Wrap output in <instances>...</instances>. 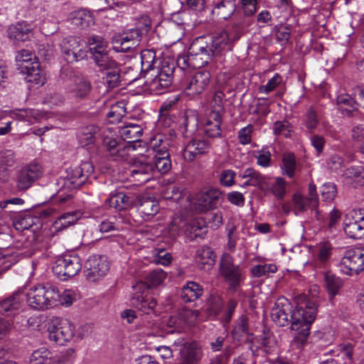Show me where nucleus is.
Here are the masks:
<instances>
[{
    "label": "nucleus",
    "mask_w": 364,
    "mask_h": 364,
    "mask_svg": "<svg viewBox=\"0 0 364 364\" xmlns=\"http://www.w3.org/2000/svg\"><path fill=\"white\" fill-rule=\"evenodd\" d=\"M316 314V304L311 300H305L293 309L287 299H279L271 311L272 320L277 326L283 327L291 324V330L297 332L294 343L301 346L306 343L309 328Z\"/></svg>",
    "instance_id": "nucleus-1"
},
{
    "label": "nucleus",
    "mask_w": 364,
    "mask_h": 364,
    "mask_svg": "<svg viewBox=\"0 0 364 364\" xmlns=\"http://www.w3.org/2000/svg\"><path fill=\"white\" fill-rule=\"evenodd\" d=\"M166 277V273L163 269H156L146 276L144 282H137L132 287L131 306L146 314L154 313L157 302L149 289L161 284Z\"/></svg>",
    "instance_id": "nucleus-2"
},
{
    "label": "nucleus",
    "mask_w": 364,
    "mask_h": 364,
    "mask_svg": "<svg viewBox=\"0 0 364 364\" xmlns=\"http://www.w3.org/2000/svg\"><path fill=\"white\" fill-rule=\"evenodd\" d=\"M93 172L94 166L90 161L82 162L79 166L68 170L66 176L57 181L59 189L55 200L61 205L70 204L73 197L72 191L85 184Z\"/></svg>",
    "instance_id": "nucleus-3"
},
{
    "label": "nucleus",
    "mask_w": 364,
    "mask_h": 364,
    "mask_svg": "<svg viewBox=\"0 0 364 364\" xmlns=\"http://www.w3.org/2000/svg\"><path fill=\"white\" fill-rule=\"evenodd\" d=\"M232 43L225 31L200 36L190 45V53L200 57V65H207L213 57L219 55L227 48L231 49Z\"/></svg>",
    "instance_id": "nucleus-4"
},
{
    "label": "nucleus",
    "mask_w": 364,
    "mask_h": 364,
    "mask_svg": "<svg viewBox=\"0 0 364 364\" xmlns=\"http://www.w3.org/2000/svg\"><path fill=\"white\" fill-rule=\"evenodd\" d=\"M28 305L36 310H43L57 304L60 298L58 289L53 284H38L30 289L27 295Z\"/></svg>",
    "instance_id": "nucleus-5"
},
{
    "label": "nucleus",
    "mask_w": 364,
    "mask_h": 364,
    "mask_svg": "<svg viewBox=\"0 0 364 364\" xmlns=\"http://www.w3.org/2000/svg\"><path fill=\"white\" fill-rule=\"evenodd\" d=\"M151 28V21L148 18L137 23L136 28L129 29L124 36L114 41V49L117 52L127 53L139 45L143 36L146 35Z\"/></svg>",
    "instance_id": "nucleus-6"
},
{
    "label": "nucleus",
    "mask_w": 364,
    "mask_h": 364,
    "mask_svg": "<svg viewBox=\"0 0 364 364\" xmlns=\"http://www.w3.org/2000/svg\"><path fill=\"white\" fill-rule=\"evenodd\" d=\"M219 266L220 273L229 289L236 291L244 278L240 266L235 264L233 257L228 253L223 255Z\"/></svg>",
    "instance_id": "nucleus-7"
},
{
    "label": "nucleus",
    "mask_w": 364,
    "mask_h": 364,
    "mask_svg": "<svg viewBox=\"0 0 364 364\" xmlns=\"http://www.w3.org/2000/svg\"><path fill=\"white\" fill-rule=\"evenodd\" d=\"M81 268V259L77 255L66 254L55 260L53 272L59 279L66 281L75 276Z\"/></svg>",
    "instance_id": "nucleus-8"
},
{
    "label": "nucleus",
    "mask_w": 364,
    "mask_h": 364,
    "mask_svg": "<svg viewBox=\"0 0 364 364\" xmlns=\"http://www.w3.org/2000/svg\"><path fill=\"white\" fill-rule=\"evenodd\" d=\"M75 328V326L68 319L54 317L48 328V338L58 345H63L74 336Z\"/></svg>",
    "instance_id": "nucleus-9"
},
{
    "label": "nucleus",
    "mask_w": 364,
    "mask_h": 364,
    "mask_svg": "<svg viewBox=\"0 0 364 364\" xmlns=\"http://www.w3.org/2000/svg\"><path fill=\"white\" fill-rule=\"evenodd\" d=\"M340 268L341 272L349 276L364 271V248H351L345 251Z\"/></svg>",
    "instance_id": "nucleus-10"
},
{
    "label": "nucleus",
    "mask_w": 364,
    "mask_h": 364,
    "mask_svg": "<svg viewBox=\"0 0 364 364\" xmlns=\"http://www.w3.org/2000/svg\"><path fill=\"white\" fill-rule=\"evenodd\" d=\"M223 192L217 188L203 190L195 198V208L200 213L206 212L220 206L223 201Z\"/></svg>",
    "instance_id": "nucleus-11"
},
{
    "label": "nucleus",
    "mask_w": 364,
    "mask_h": 364,
    "mask_svg": "<svg viewBox=\"0 0 364 364\" xmlns=\"http://www.w3.org/2000/svg\"><path fill=\"white\" fill-rule=\"evenodd\" d=\"M60 46L62 55L68 63L81 60L86 56V51L82 48V41L77 36H69L64 38Z\"/></svg>",
    "instance_id": "nucleus-12"
},
{
    "label": "nucleus",
    "mask_w": 364,
    "mask_h": 364,
    "mask_svg": "<svg viewBox=\"0 0 364 364\" xmlns=\"http://www.w3.org/2000/svg\"><path fill=\"white\" fill-rule=\"evenodd\" d=\"M86 279L95 282L103 277L109 269V263L104 255H95L90 256L85 262Z\"/></svg>",
    "instance_id": "nucleus-13"
},
{
    "label": "nucleus",
    "mask_w": 364,
    "mask_h": 364,
    "mask_svg": "<svg viewBox=\"0 0 364 364\" xmlns=\"http://www.w3.org/2000/svg\"><path fill=\"white\" fill-rule=\"evenodd\" d=\"M43 170L38 164H30L19 169L15 177L16 187L18 191H26L41 177Z\"/></svg>",
    "instance_id": "nucleus-14"
},
{
    "label": "nucleus",
    "mask_w": 364,
    "mask_h": 364,
    "mask_svg": "<svg viewBox=\"0 0 364 364\" xmlns=\"http://www.w3.org/2000/svg\"><path fill=\"white\" fill-rule=\"evenodd\" d=\"M346 234L353 239L364 237V210L356 209L346 215L344 222Z\"/></svg>",
    "instance_id": "nucleus-15"
},
{
    "label": "nucleus",
    "mask_w": 364,
    "mask_h": 364,
    "mask_svg": "<svg viewBox=\"0 0 364 364\" xmlns=\"http://www.w3.org/2000/svg\"><path fill=\"white\" fill-rule=\"evenodd\" d=\"M103 146L105 147L106 151L114 160L126 159L129 156V151L135 150L134 146L126 144V143L122 142L120 139L107 136L103 138Z\"/></svg>",
    "instance_id": "nucleus-16"
},
{
    "label": "nucleus",
    "mask_w": 364,
    "mask_h": 364,
    "mask_svg": "<svg viewBox=\"0 0 364 364\" xmlns=\"http://www.w3.org/2000/svg\"><path fill=\"white\" fill-rule=\"evenodd\" d=\"M210 77L211 75L208 70H201L196 72L186 87L187 94L192 97L202 94L209 86Z\"/></svg>",
    "instance_id": "nucleus-17"
},
{
    "label": "nucleus",
    "mask_w": 364,
    "mask_h": 364,
    "mask_svg": "<svg viewBox=\"0 0 364 364\" xmlns=\"http://www.w3.org/2000/svg\"><path fill=\"white\" fill-rule=\"evenodd\" d=\"M153 173V166L149 163V158L146 156L136 159L130 169V176L139 183L149 181Z\"/></svg>",
    "instance_id": "nucleus-18"
},
{
    "label": "nucleus",
    "mask_w": 364,
    "mask_h": 364,
    "mask_svg": "<svg viewBox=\"0 0 364 364\" xmlns=\"http://www.w3.org/2000/svg\"><path fill=\"white\" fill-rule=\"evenodd\" d=\"M24 295L17 291L0 301V315L11 316L16 314L22 306Z\"/></svg>",
    "instance_id": "nucleus-19"
},
{
    "label": "nucleus",
    "mask_w": 364,
    "mask_h": 364,
    "mask_svg": "<svg viewBox=\"0 0 364 364\" xmlns=\"http://www.w3.org/2000/svg\"><path fill=\"white\" fill-rule=\"evenodd\" d=\"M68 92L75 100H82L87 98L91 92L92 85L88 79L82 75L75 77L73 83L67 84Z\"/></svg>",
    "instance_id": "nucleus-20"
},
{
    "label": "nucleus",
    "mask_w": 364,
    "mask_h": 364,
    "mask_svg": "<svg viewBox=\"0 0 364 364\" xmlns=\"http://www.w3.org/2000/svg\"><path fill=\"white\" fill-rule=\"evenodd\" d=\"M210 143L204 139H193L186 146L183 157L188 161H193L198 157L208 152Z\"/></svg>",
    "instance_id": "nucleus-21"
},
{
    "label": "nucleus",
    "mask_w": 364,
    "mask_h": 364,
    "mask_svg": "<svg viewBox=\"0 0 364 364\" xmlns=\"http://www.w3.org/2000/svg\"><path fill=\"white\" fill-rule=\"evenodd\" d=\"M138 211L149 220L155 215L159 210V202L154 198L146 195L137 196L136 205Z\"/></svg>",
    "instance_id": "nucleus-22"
},
{
    "label": "nucleus",
    "mask_w": 364,
    "mask_h": 364,
    "mask_svg": "<svg viewBox=\"0 0 364 364\" xmlns=\"http://www.w3.org/2000/svg\"><path fill=\"white\" fill-rule=\"evenodd\" d=\"M8 37L13 41L14 43L24 42L29 40L32 28L31 26L26 22H18L11 25L7 30Z\"/></svg>",
    "instance_id": "nucleus-23"
},
{
    "label": "nucleus",
    "mask_w": 364,
    "mask_h": 364,
    "mask_svg": "<svg viewBox=\"0 0 364 364\" xmlns=\"http://www.w3.org/2000/svg\"><path fill=\"white\" fill-rule=\"evenodd\" d=\"M207 232L208 227L202 218L193 219L185 225V233L190 240L203 239Z\"/></svg>",
    "instance_id": "nucleus-24"
},
{
    "label": "nucleus",
    "mask_w": 364,
    "mask_h": 364,
    "mask_svg": "<svg viewBox=\"0 0 364 364\" xmlns=\"http://www.w3.org/2000/svg\"><path fill=\"white\" fill-rule=\"evenodd\" d=\"M117 129L122 140H123L126 144H131L132 146H134L133 143L140 141V138L143 134L142 127L136 124H128L124 126H119Z\"/></svg>",
    "instance_id": "nucleus-25"
},
{
    "label": "nucleus",
    "mask_w": 364,
    "mask_h": 364,
    "mask_svg": "<svg viewBox=\"0 0 364 364\" xmlns=\"http://www.w3.org/2000/svg\"><path fill=\"white\" fill-rule=\"evenodd\" d=\"M88 50L86 53L90 55V58H94L102 53L109 51L108 43L105 39L97 35L90 36L87 39Z\"/></svg>",
    "instance_id": "nucleus-26"
},
{
    "label": "nucleus",
    "mask_w": 364,
    "mask_h": 364,
    "mask_svg": "<svg viewBox=\"0 0 364 364\" xmlns=\"http://www.w3.org/2000/svg\"><path fill=\"white\" fill-rule=\"evenodd\" d=\"M235 0H221L215 4L212 10V14L219 20H227L236 11Z\"/></svg>",
    "instance_id": "nucleus-27"
},
{
    "label": "nucleus",
    "mask_w": 364,
    "mask_h": 364,
    "mask_svg": "<svg viewBox=\"0 0 364 364\" xmlns=\"http://www.w3.org/2000/svg\"><path fill=\"white\" fill-rule=\"evenodd\" d=\"M216 255L209 247H202L196 252V262L200 269L209 270L215 263Z\"/></svg>",
    "instance_id": "nucleus-28"
},
{
    "label": "nucleus",
    "mask_w": 364,
    "mask_h": 364,
    "mask_svg": "<svg viewBox=\"0 0 364 364\" xmlns=\"http://www.w3.org/2000/svg\"><path fill=\"white\" fill-rule=\"evenodd\" d=\"M250 330L249 318L246 315L242 314L235 321L232 331V337L237 341H242L244 336H247V340H248L249 337L253 336V333H251Z\"/></svg>",
    "instance_id": "nucleus-29"
},
{
    "label": "nucleus",
    "mask_w": 364,
    "mask_h": 364,
    "mask_svg": "<svg viewBox=\"0 0 364 364\" xmlns=\"http://www.w3.org/2000/svg\"><path fill=\"white\" fill-rule=\"evenodd\" d=\"M71 23L81 29H85L94 24L91 13L86 9L75 11L70 14Z\"/></svg>",
    "instance_id": "nucleus-30"
},
{
    "label": "nucleus",
    "mask_w": 364,
    "mask_h": 364,
    "mask_svg": "<svg viewBox=\"0 0 364 364\" xmlns=\"http://www.w3.org/2000/svg\"><path fill=\"white\" fill-rule=\"evenodd\" d=\"M221 116L219 112H213L204 126V134L210 138L221 135Z\"/></svg>",
    "instance_id": "nucleus-31"
},
{
    "label": "nucleus",
    "mask_w": 364,
    "mask_h": 364,
    "mask_svg": "<svg viewBox=\"0 0 364 364\" xmlns=\"http://www.w3.org/2000/svg\"><path fill=\"white\" fill-rule=\"evenodd\" d=\"M203 293V289L199 284L188 282L181 291V298L184 302H191L201 296Z\"/></svg>",
    "instance_id": "nucleus-32"
},
{
    "label": "nucleus",
    "mask_w": 364,
    "mask_h": 364,
    "mask_svg": "<svg viewBox=\"0 0 364 364\" xmlns=\"http://www.w3.org/2000/svg\"><path fill=\"white\" fill-rule=\"evenodd\" d=\"M343 286L342 279L333 274L331 272H327L324 274V287L331 299H333L339 292Z\"/></svg>",
    "instance_id": "nucleus-33"
},
{
    "label": "nucleus",
    "mask_w": 364,
    "mask_h": 364,
    "mask_svg": "<svg viewBox=\"0 0 364 364\" xmlns=\"http://www.w3.org/2000/svg\"><path fill=\"white\" fill-rule=\"evenodd\" d=\"M293 209L296 215L299 213H304L309 208L314 209L317 207L315 200L308 198L300 193H296L293 196Z\"/></svg>",
    "instance_id": "nucleus-34"
},
{
    "label": "nucleus",
    "mask_w": 364,
    "mask_h": 364,
    "mask_svg": "<svg viewBox=\"0 0 364 364\" xmlns=\"http://www.w3.org/2000/svg\"><path fill=\"white\" fill-rule=\"evenodd\" d=\"M91 60L94 62L96 67L98 68V71L100 73L111 70L119 64L110 55L109 50L106 53H102Z\"/></svg>",
    "instance_id": "nucleus-35"
},
{
    "label": "nucleus",
    "mask_w": 364,
    "mask_h": 364,
    "mask_svg": "<svg viewBox=\"0 0 364 364\" xmlns=\"http://www.w3.org/2000/svg\"><path fill=\"white\" fill-rule=\"evenodd\" d=\"M52 353L46 347L34 350L30 356L29 364H54Z\"/></svg>",
    "instance_id": "nucleus-36"
},
{
    "label": "nucleus",
    "mask_w": 364,
    "mask_h": 364,
    "mask_svg": "<svg viewBox=\"0 0 364 364\" xmlns=\"http://www.w3.org/2000/svg\"><path fill=\"white\" fill-rule=\"evenodd\" d=\"M120 73V64L114 67L111 70H107L103 73L105 74L103 79L108 88L114 89L122 85V77Z\"/></svg>",
    "instance_id": "nucleus-37"
},
{
    "label": "nucleus",
    "mask_w": 364,
    "mask_h": 364,
    "mask_svg": "<svg viewBox=\"0 0 364 364\" xmlns=\"http://www.w3.org/2000/svg\"><path fill=\"white\" fill-rule=\"evenodd\" d=\"M31 71L26 75L25 79L28 82L43 85L45 83L46 77L43 73L38 61L31 63Z\"/></svg>",
    "instance_id": "nucleus-38"
},
{
    "label": "nucleus",
    "mask_w": 364,
    "mask_h": 364,
    "mask_svg": "<svg viewBox=\"0 0 364 364\" xmlns=\"http://www.w3.org/2000/svg\"><path fill=\"white\" fill-rule=\"evenodd\" d=\"M82 213L80 211L67 212L62 214L55 224L58 228H66L70 225H74L81 218Z\"/></svg>",
    "instance_id": "nucleus-39"
},
{
    "label": "nucleus",
    "mask_w": 364,
    "mask_h": 364,
    "mask_svg": "<svg viewBox=\"0 0 364 364\" xmlns=\"http://www.w3.org/2000/svg\"><path fill=\"white\" fill-rule=\"evenodd\" d=\"M200 57H196L190 53V47L188 48V55H183L178 58L177 65L182 70H185L188 67L200 68L205 65H200Z\"/></svg>",
    "instance_id": "nucleus-40"
},
{
    "label": "nucleus",
    "mask_w": 364,
    "mask_h": 364,
    "mask_svg": "<svg viewBox=\"0 0 364 364\" xmlns=\"http://www.w3.org/2000/svg\"><path fill=\"white\" fill-rule=\"evenodd\" d=\"M156 61V53L154 50L147 49L142 50L141 53V74L145 73L153 69V66Z\"/></svg>",
    "instance_id": "nucleus-41"
},
{
    "label": "nucleus",
    "mask_w": 364,
    "mask_h": 364,
    "mask_svg": "<svg viewBox=\"0 0 364 364\" xmlns=\"http://www.w3.org/2000/svg\"><path fill=\"white\" fill-rule=\"evenodd\" d=\"M282 168L284 173L289 178H293L295 174L296 157L292 153H285L282 157Z\"/></svg>",
    "instance_id": "nucleus-42"
},
{
    "label": "nucleus",
    "mask_w": 364,
    "mask_h": 364,
    "mask_svg": "<svg viewBox=\"0 0 364 364\" xmlns=\"http://www.w3.org/2000/svg\"><path fill=\"white\" fill-rule=\"evenodd\" d=\"M149 163L153 166L154 173L157 171L161 174H165L168 173L171 168V161L170 158H149Z\"/></svg>",
    "instance_id": "nucleus-43"
},
{
    "label": "nucleus",
    "mask_w": 364,
    "mask_h": 364,
    "mask_svg": "<svg viewBox=\"0 0 364 364\" xmlns=\"http://www.w3.org/2000/svg\"><path fill=\"white\" fill-rule=\"evenodd\" d=\"M173 82V77L158 73L150 83L151 89L159 92L168 88Z\"/></svg>",
    "instance_id": "nucleus-44"
},
{
    "label": "nucleus",
    "mask_w": 364,
    "mask_h": 364,
    "mask_svg": "<svg viewBox=\"0 0 364 364\" xmlns=\"http://www.w3.org/2000/svg\"><path fill=\"white\" fill-rule=\"evenodd\" d=\"M267 190L270 191L277 198L283 199L286 194V181L283 178H276L273 183L269 182V187H266Z\"/></svg>",
    "instance_id": "nucleus-45"
},
{
    "label": "nucleus",
    "mask_w": 364,
    "mask_h": 364,
    "mask_svg": "<svg viewBox=\"0 0 364 364\" xmlns=\"http://www.w3.org/2000/svg\"><path fill=\"white\" fill-rule=\"evenodd\" d=\"M34 220L30 214H21L15 218L14 225L18 230H27L35 224Z\"/></svg>",
    "instance_id": "nucleus-46"
},
{
    "label": "nucleus",
    "mask_w": 364,
    "mask_h": 364,
    "mask_svg": "<svg viewBox=\"0 0 364 364\" xmlns=\"http://www.w3.org/2000/svg\"><path fill=\"white\" fill-rule=\"evenodd\" d=\"M277 267L274 264H257L252 267L251 272L255 277H268L270 273H275Z\"/></svg>",
    "instance_id": "nucleus-47"
},
{
    "label": "nucleus",
    "mask_w": 364,
    "mask_h": 364,
    "mask_svg": "<svg viewBox=\"0 0 364 364\" xmlns=\"http://www.w3.org/2000/svg\"><path fill=\"white\" fill-rule=\"evenodd\" d=\"M304 124L309 132L316 129L318 124L317 113L313 107H310L304 116Z\"/></svg>",
    "instance_id": "nucleus-48"
},
{
    "label": "nucleus",
    "mask_w": 364,
    "mask_h": 364,
    "mask_svg": "<svg viewBox=\"0 0 364 364\" xmlns=\"http://www.w3.org/2000/svg\"><path fill=\"white\" fill-rule=\"evenodd\" d=\"M347 178L356 181L357 183H364V169L362 166H351L346 168L343 173Z\"/></svg>",
    "instance_id": "nucleus-49"
},
{
    "label": "nucleus",
    "mask_w": 364,
    "mask_h": 364,
    "mask_svg": "<svg viewBox=\"0 0 364 364\" xmlns=\"http://www.w3.org/2000/svg\"><path fill=\"white\" fill-rule=\"evenodd\" d=\"M96 129L97 128L94 126L83 128L79 136L80 143L84 146L92 144L95 141Z\"/></svg>",
    "instance_id": "nucleus-50"
},
{
    "label": "nucleus",
    "mask_w": 364,
    "mask_h": 364,
    "mask_svg": "<svg viewBox=\"0 0 364 364\" xmlns=\"http://www.w3.org/2000/svg\"><path fill=\"white\" fill-rule=\"evenodd\" d=\"M273 130L275 135H284L285 137H289L291 135V126L287 120L277 121L274 123Z\"/></svg>",
    "instance_id": "nucleus-51"
},
{
    "label": "nucleus",
    "mask_w": 364,
    "mask_h": 364,
    "mask_svg": "<svg viewBox=\"0 0 364 364\" xmlns=\"http://www.w3.org/2000/svg\"><path fill=\"white\" fill-rule=\"evenodd\" d=\"M164 144V142L161 139H157L155 138L151 141V144L155 150V155L153 158H170L168 150Z\"/></svg>",
    "instance_id": "nucleus-52"
},
{
    "label": "nucleus",
    "mask_w": 364,
    "mask_h": 364,
    "mask_svg": "<svg viewBox=\"0 0 364 364\" xmlns=\"http://www.w3.org/2000/svg\"><path fill=\"white\" fill-rule=\"evenodd\" d=\"M245 29L242 28L237 23L232 22L231 25L227 28V31H224L228 36V39L231 43H234L239 40L244 33Z\"/></svg>",
    "instance_id": "nucleus-53"
},
{
    "label": "nucleus",
    "mask_w": 364,
    "mask_h": 364,
    "mask_svg": "<svg viewBox=\"0 0 364 364\" xmlns=\"http://www.w3.org/2000/svg\"><path fill=\"white\" fill-rule=\"evenodd\" d=\"M321 194L323 200L328 202L332 201L337 194L336 185L332 183L323 184L321 186Z\"/></svg>",
    "instance_id": "nucleus-54"
},
{
    "label": "nucleus",
    "mask_w": 364,
    "mask_h": 364,
    "mask_svg": "<svg viewBox=\"0 0 364 364\" xmlns=\"http://www.w3.org/2000/svg\"><path fill=\"white\" fill-rule=\"evenodd\" d=\"M282 82V76L277 73L271 79H269L265 85H261L259 87V92L269 94L275 90Z\"/></svg>",
    "instance_id": "nucleus-55"
},
{
    "label": "nucleus",
    "mask_w": 364,
    "mask_h": 364,
    "mask_svg": "<svg viewBox=\"0 0 364 364\" xmlns=\"http://www.w3.org/2000/svg\"><path fill=\"white\" fill-rule=\"evenodd\" d=\"M164 7L167 12L173 17L179 14L183 8V3L180 0H165Z\"/></svg>",
    "instance_id": "nucleus-56"
},
{
    "label": "nucleus",
    "mask_w": 364,
    "mask_h": 364,
    "mask_svg": "<svg viewBox=\"0 0 364 364\" xmlns=\"http://www.w3.org/2000/svg\"><path fill=\"white\" fill-rule=\"evenodd\" d=\"M121 191H114L110 193L109 197L106 200V203L111 208L117 210H123V203L121 201Z\"/></svg>",
    "instance_id": "nucleus-57"
},
{
    "label": "nucleus",
    "mask_w": 364,
    "mask_h": 364,
    "mask_svg": "<svg viewBox=\"0 0 364 364\" xmlns=\"http://www.w3.org/2000/svg\"><path fill=\"white\" fill-rule=\"evenodd\" d=\"M336 102L338 106V109L341 111L342 113H344L343 108L347 107H353V105H355L354 96L352 97L348 95H338L337 97Z\"/></svg>",
    "instance_id": "nucleus-58"
},
{
    "label": "nucleus",
    "mask_w": 364,
    "mask_h": 364,
    "mask_svg": "<svg viewBox=\"0 0 364 364\" xmlns=\"http://www.w3.org/2000/svg\"><path fill=\"white\" fill-rule=\"evenodd\" d=\"M79 75H77L73 68L70 66L63 67L60 73V79L68 84L73 83L75 77H78Z\"/></svg>",
    "instance_id": "nucleus-59"
},
{
    "label": "nucleus",
    "mask_w": 364,
    "mask_h": 364,
    "mask_svg": "<svg viewBox=\"0 0 364 364\" xmlns=\"http://www.w3.org/2000/svg\"><path fill=\"white\" fill-rule=\"evenodd\" d=\"M276 37L278 41L287 43L291 36V29L289 26H276Z\"/></svg>",
    "instance_id": "nucleus-60"
},
{
    "label": "nucleus",
    "mask_w": 364,
    "mask_h": 364,
    "mask_svg": "<svg viewBox=\"0 0 364 364\" xmlns=\"http://www.w3.org/2000/svg\"><path fill=\"white\" fill-rule=\"evenodd\" d=\"M242 14L252 17L257 11V0H241Z\"/></svg>",
    "instance_id": "nucleus-61"
},
{
    "label": "nucleus",
    "mask_w": 364,
    "mask_h": 364,
    "mask_svg": "<svg viewBox=\"0 0 364 364\" xmlns=\"http://www.w3.org/2000/svg\"><path fill=\"white\" fill-rule=\"evenodd\" d=\"M236 226L233 223H228L227 224V230H228V250L233 252L235 250L236 247V240L237 237L234 235L236 231Z\"/></svg>",
    "instance_id": "nucleus-62"
},
{
    "label": "nucleus",
    "mask_w": 364,
    "mask_h": 364,
    "mask_svg": "<svg viewBox=\"0 0 364 364\" xmlns=\"http://www.w3.org/2000/svg\"><path fill=\"white\" fill-rule=\"evenodd\" d=\"M252 131L253 127L251 124L242 128L238 132V139L240 143L243 145L250 144L252 140Z\"/></svg>",
    "instance_id": "nucleus-63"
},
{
    "label": "nucleus",
    "mask_w": 364,
    "mask_h": 364,
    "mask_svg": "<svg viewBox=\"0 0 364 364\" xmlns=\"http://www.w3.org/2000/svg\"><path fill=\"white\" fill-rule=\"evenodd\" d=\"M237 306V302L234 299H230L227 303L223 318V322L225 324H228L231 321L233 313L235 312Z\"/></svg>",
    "instance_id": "nucleus-64"
}]
</instances>
